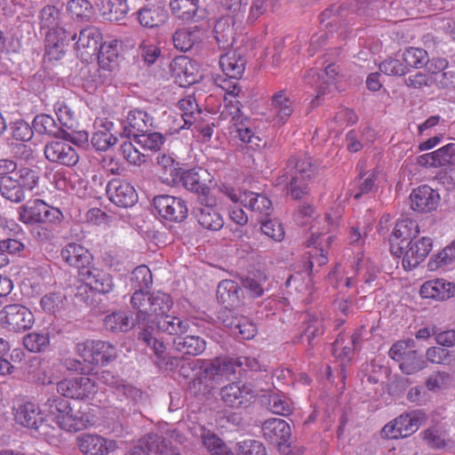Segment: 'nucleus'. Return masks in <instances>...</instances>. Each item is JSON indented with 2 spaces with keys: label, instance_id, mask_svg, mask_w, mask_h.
I'll use <instances>...</instances> for the list:
<instances>
[{
  "label": "nucleus",
  "instance_id": "obj_1",
  "mask_svg": "<svg viewBox=\"0 0 455 455\" xmlns=\"http://www.w3.org/2000/svg\"><path fill=\"white\" fill-rule=\"evenodd\" d=\"M61 17L60 10L53 5H46L40 12V28L48 30L45 51L53 60L60 59L69 40L75 41L77 37L76 34L71 35L63 28Z\"/></svg>",
  "mask_w": 455,
  "mask_h": 455
},
{
  "label": "nucleus",
  "instance_id": "obj_2",
  "mask_svg": "<svg viewBox=\"0 0 455 455\" xmlns=\"http://www.w3.org/2000/svg\"><path fill=\"white\" fill-rule=\"evenodd\" d=\"M317 172V165L305 154L291 156L283 173L276 179V184L290 188L291 196L299 199L307 192V182Z\"/></svg>",
  "mask_w": 455,
  "mask_h": 455
},
{
  "label": "nucleus",
  "instance_id": "obj_3",
  "mask_svg": "<svg viewBox=\"0 0 455 455\" xmlns=\"http://www.w3.org/2000/svg\"><path fill=\"white\" fill-rule=\"evenodd\" d=\"M39 175L28 167L20 168L13 176L0 177V195L13 204L26 199V193H32L38 187Z\"/></svg>",
  "mask_w": 455,
  "mask_h": 455
},
{
  "label": "nucleus",
  "instance_id": "obj_4",
  "mask_svg": "<svg viewBox=\"0 0 455 455\" xmlns=\"http://www.w3.org/2000/svg\"><path fill=\"white\" fill-rule=\"evenodd\" d=\"M131 305L136 315L138 323H150L151 293L137 290L131 298ZM140 340L149 347L157 357H162L165 352V345L159 340L151 326L147 327L140 333Z\"/></svg>",
  "mask_w": 455,
  "mask_h": 455
},
{
  "label": "nucleus",
  "instance_id": "obj_5",
  "mask_svg": "<svg viewBox=\"0 0 455 455\" xmlns=\"http://www.w3.org/2000/svg\"><path fill=\"white\" fill-rule=\"evenodd\" d=\"M16 423L36 430L46 439L56 437L57 431L42 416L40 408L32 402H18L12 406Z\"/></svg>",
  "mask_w": 455,
  "mask_h": 455
},
{
  "label": "nucleus",
  "instance_id": "obj_6",
  "mask_svg": "<svg viewBox=\"0 0 455 455\" xmlns=\"http://www.w3.org/2000/svg\"><path fill=\"white\" fill-rule=\"evenodd\" d=\"M46 405L56 425L67 432L80 431L85 428L90 421L87 415H80L78 411H75L64 398L48 399Z\"/></svg>",
  "mask_w": 455,
  "mask_h": 455
},
{
  "label": "nucleus",
  "instance_id": "obj_7",
  "mask_svg": "<svg viewBox=\"0 0 455 455\" xmlns=\"http://www.w3.org/2000/svg\"><path fill=\"white\" fill-rule=\"evenodd\" d=\"M17 212L19 220L26 225L56 223L63 218L58 208L50 206L41 199L28 201L18 208Z\"/></svg>",
  "mask_w": 455,
  "mask_h": 455
},
{
  "label": "nucleus",
  "instance_id": "obj_8",
  "mask_svg": "<svg viewBox=\"0 0 455 455\" xmlns=\"http://www.w3.org/2000/svg\"><path fill=\"white\" fill-rule=\"evenodd\" d=\"M76 354L89 364L105 365L114 361L117 356L116 346L108 341L100 339H86L76 346Z\"/></svg>",
  "mask_w": 455,
  "mask_h": 455
},
{
  "label": "nucleus",
  "instance_id": "obj_9",
  "mask_svg": "<svg viewBox=\"0 0 455 455\" xmlns=\"http://www.w3.org/2000/svg\"><path fill=\"white\" fill-rule=\"evenodd\" d=\"M34 323L33 313L23 305H6L0 311V325L9 331H25L31 329Z\"/></svg>",
  "mask_w": 455,
  "mask_h": 455
},
{
  "label": "nucleus",
  "instance_id": "obj_10",
  "mask_svg": "<svg viewBox=\"0 0 455 455\" xmlns=\"http://www.w3.org/2000/svg\"><path fill=\"white\" fill-rule=\"evenodd\" d=\"M236 363L231 358L217 357L206 363L197 373L194 384L197 381L204 385V389L212 388L214 383H219L223 378H228L235 372Z\"/></svg>",
  "mask_w": 455,
  "mask_h": 455
},
{
  "label": "nucleus",
  "instance_id": "obj_11",
  "mask_svg": "<svg viewBox=\"0 0 455 455\" xmlns=\"http://www.w3.org/2000/svg\"><path fill=\"white\" fill-rule=\"evenodd\" d=\"M45 158L54 164L65 166H75L79 161L76 149L65 140H54L44 146Z\"/></svg>",
  "mask_w": 455,
  "mask_h": 455
},
{
  "label": "nucleus",
  "instance_id": "obj_12",
  "mask_svg": "<svg viewBox=\"0 0 455 455\" xmlns=\"http://www.w3.org/2000/svg\"><path fill=\"white\" fill-rule=\"evenodd\" d=\"M153 203L158 214L167 220L180 222L188 216L187 204L180 197L159 195L154 197Z\"/></svg>",
  "mask_w": 455,
  "mask_h": 455
},
{
  "label": "nucleus",
  "instance_id": "obj_13",
  "mask_svg": "<svg viewBox=\"0 0 455 455\" xmlns=\"http://www.w3.org/2000/svg\"><path fill=\"white\" fill-rule=\"evenodd\" d=\"M178 185H181L186 189L196 193L200 204L212 205L215 203V196L212 193L209 187L201 181L199 173L195 169L183 170L181 168L173 186Z\"/></svg>",
  "mask_w": 455,
  "mask_h": 455
},
{
  "label": "nucleus",
  "instance_id": "obj_14",
  "mask_svg": "<svg viewBox=\"0 0 455 455\" xmlns=\"http://www.w3.org/2000/svg\"><path fill=\"white\" fill-rule=\"evenodd\" d=\"M339 67L335 64L328 65L323 74H319L315 69L307 71L305 78L308 84L315 86L316 96L313 103L318 104L321 97L331 93L335 89L336 77L339 75Z\"/></svg>",
  "mask_w": 455,
  "mask_h": 455
},
{
  "label": "nucleus",
  "instance_id": "obj_15",
  "mask_svg": "<svg viewBox=\"0 0 455 455\" xmlns=\"http://www.w3.org/2000/svg\"><path fill=\"white\" fill-rule=\"evenodd\" d=\"M221 400L231 408L246 407L255 397L254 390L249 384L233 382L220 390Z\"/></svg>",
  "mask_w": 455,
  "mask_h": 455
},
{
  "label": "nucleus",
  "instance_id": "obj_16",
  "mask_svg": "<svg viewBox=\"0 0 455 455\" xmlns=\"http://www.w3.org/2000/svg\"><path fill=\"white\" fill-rule=\"evenodd\" d=\"M324 222L326 223V227L323 228L322 233L316 234V232H313L311 238L307 242V247L311 248V250L308 251L309 263L311 267H313L315 264L321 267L328 262L325 247L330 244L332 237L328 236L323 241L322 235L331 230V227L334 226V221L331 220L330 215H326L324 218Z\"/></svg>",
  "mask_w": 455,
  "mask_h": 455
},
{
  "label": "nucleus",
  "instance_id": "obj_17",
  "mask_svg": "<svg viewBox=\"0 0 455 455\" xmlns=\"http://www.w3.org/2000/svg\"><path fill=\"white\" fill-rule=\"evenodd\" d=\"M262 433L267 440L279 447L280 451L288 455L285 451L289 448L286 443L291 437V431L285 420L277 418L265 420L262 424Z\"/></svg>",
  "mask_w": 455,
  "mask_h": 455
},
{
  "label": "nucleus",
  "instance_id": "obj_18",
  "mask_svg": "<svg viewBox=\"0 0 455 455\" xmlns=\"http://www.w3.org/2000/svg\"><path fill=\"white\" fill-rule=\"evenodd\" d=\"M431 249L432 239L427 236L408 242L402 260L404 269L417 267L427 257Z\"/></svg>",
  "mask_w": 455,
  "mask_h": 455
},
{
  "label": "nucleus",
  "instance_id": "obj_19",
  "mask_svg": "<svg viewBox=\"0 0 455 455\" xmlns=\"http://www.w3.org/2000/svg\"><path fill=\"white\" fill-rule=\"evenodd\" d=\"M59 365L48 360L34 357L28 367V376L38 385H51L60 378Z\"/></svg>",
  "mask_w": 455,
  "mask_h": 455
},
{
  "label": "nucleus",
  "instance_id": "obj_20",
  "mask_svg": "<svg viewBox=\"0 0 455 455\" xmlns=\"http://www.w3.org/2000/svg\"><path fill=\"white\" fill-rule=\"evenodd\" d=\"M109 200L119 207L128 208L137 202V193L128 182L120 179H112L106 188Z\"/></svg>",
  "mask_w": 455,
  "mask_h": 455
},
{
  "label": "nucleus",
  "instance_id": "obj_21",
  "mask_svg": "<svg viewBox=\"0 0 455 455\" xmlns=\"http://www.w3.org/2000/svg\"><path fill=\"white\" fill-rule=\"evenodd\" d=\"M60 257L67 265L77 268L79 275L81 271L87 269L93 260V256L90 251L76 243L66 244L60 251Z\"/></svg>",
  "mask_w": 455,
  "mask_h": 455
},
{
  "label": "nucleus",
  "instance_id": "obj_22",
  "mask_svg": "<svg viewBox=\"0 0 455 455\" xmlns=\"http://www.w3.org/2000/svg\"><path fill=\"white\" fill-rule=\"evenodd\" d=\"M178 108L180 111L179 115H175L173 121L177 122V127L171 129L172 134H177L182 129L188 128L192 125L201 114L199 106L193 95L179 100Z\"/></svg>",
  "mask_w": 455,
  "mask_h": 455
},
{
  "label": "nucleus",
  "instance_id": "obj_23",
  "mask_svg": "<svg viewBox=\"0 0 455 455\" xmlns=\"http://www.w3.org/2000/svg\"><path fill=\"white\" fill-rule=\"evenodd\" d=\"M169 6L172 13L184 22H197L205 14L200 0H170Z\"/></svg>",
  "mask_w": 455,
  "mask_h": 455
},
{
  "label": "nucleus",
  "instance_id": "obj_24",
  "mask_svg": "<svg viewBox=\"0 0 455 455\" xmlns=\"http://www.w3.org/2000/svg\"><path fill=\"white\" fill-rule=\"evenodd\" d=\"M78 446L80 451L87 455H105L117 449L116 441L90 434L78 437Z\"/></svg>",
  "mask_w": 455,
  "mask_h": 455
},
{
  "label": "nucleus",
  "instance_id": "obj_25",
  "mask_svg": "<svg viewBox=\"0 0 455 455\" xmlns=\"http://www.w3.org/2000/svg\"><path fill=\"white\" fill-rule=\"evenodd\" d=\"M79 276L86 286L100 293H109L114 289L111 275L98 267L90 266L87 269L82 270Z\"/></svg>",
  "mask_w": 455,
  "mask_h": 455
},
{
  "label": "nucleus",
  "instance_id": "obj_26",
  "mask_svg": "<svg viewBox=\"0 0 455 455\" xmlns=\"http://www.w3.org/2000/svg\"><path fill=\"white\" fill-rule=\"evenodd\" d=\"M153 117L147 112L132 109L126 116L123 134L126 137L134 136L136 138L141 132H148V129L153 126Z\"/></svg>",
  "mask_w": 455,
  "mask_h": 455
},
{
  "label": "nucleus",
  "instance_id": "obj_27",
  "mask_svg": "<svg viewBox=\"0 0 455 455\" xmlns=\"http://www.w3.org/2000/svg\"><path fill=\"white\" fill-rule=\"evenodd\" d=\"M410 198L411 209L420 212L435 210L440 199L439 195L428 186H422L414 189Z\"/></svg>",
  "mask_w": 455,
  "mask_h": 455
},
{
  "label": "nucleus",
  "instance_id": "obj_28",
  "mask_svg": "<svg viewBox=\"0 0 455 455\" xmlns=\"http://www.w3.org/2000/svg\"><path fill=\"white\" fill-rule=\"evenodd\" d=\"M203 207L197 208L195 212L198 224L206 230L218 231L224 226V220L221 214L214 208L217 205V198L212 205L201 204Z\"/></svg>",
  "mask_w": 455,
  "mask_h": 455
},
{
  "label": "nucleus",
  "instance_id": "obj_29",
  "mask_svg": "<svg viewBox=\"0 0 455 455\" xmlns=\"http://www.w3.org/2000/svg\"><path fill=\"white\" fill-rule=\"evenodd\" d=\"M171 68L180 86L196 84L200 77L196 72V68L194 63L187 57L174 59Z\"/></svg>",
  "mask_w": 455,
  "mask_h": 455
},
{
  "label": "nucleus",
  "instance_id": "obj_30",
  "mask_svg": "<svg viewBox=\"0 0 455 455\" xmlns=\"http://www.w3.org/2000/svg\"><path fill=\"white\" fill-rule=\"evenodd\" d=\"M270 110L276 124H283L287 122L293 113L294 108L292 100L285 91L281 90L272 96Z\"/></svg>",
  "mask_w": 455,
  "mask_h": 455
},
{
  "label": "nucleus",
  "instance_id": "obj_31",
  "mask_svg": "<svg viewBox=\"0 0 455 455\" xmlns=\"http://www.w3.org/2000/svg\"><path fill=\"white\" fill-rule=\"evenodd\" d=\"M419 234V227L418 223L411 219H403L396 222L395 227L393 229L390 241L392 243V247L394 243H397L399 247L398 250L402 252L403 246L400 245L398 241H401L402 243L407 241H412L416 239Z\"/></svg>",
  "mask_w": 455,
  "mask_h": 455
},
{
  "label": "nucleus",
  "instance_id": "obj_32",
  "mask_svg": "<svg viewBox=\"0 0 455 455\" xmlns=\"http://www.w3.org/2000/svg\"><path fill=\"white\" fill-rule=\"evenodd\" d=\"M156 167L160 172L162 181L167 185H174L180 172V164L172 154H161L156 157Z\"/></svg>",
  "mask_w": 455,
  "mask_h": 455
},
{
  "label": "nucleus",
  "instance_id": "obj_33",
  "mask_svg": "<svg viewBox=\"0 0 455 455\" xmlns=\"http://www.w3.org/2000/svg\"><path fill=\"white\" fill-rule=\"evenodd\" d=\"M243 290L233 280H222L217 288L218 300L228 307H237L241 303Z\"/></svg>",
  "mask_w": 455,
  "mask_h": 455
},
{
  "label": "nucleus",
  "instance_id": "obj_34",
  "mask_svg": "<svg viewBox=\"0 0 455 455\" xmlns=\"http://www.w3.org/2000/svg\"><path fill=\"white\" fill-rule=\"evenodd\" d=\"M220 66L229 78H240L245 69V60L241 53L228 52L220 57Z\"/></svg>",
  "mask_w": 455,
  "mask_h": 455
},
{
  "label": "nucleus",
  "instance_id": "obj_35",
  "mask_svg": "<svg viewBox=\"0 0 455 455\" xmlns=\"http://www.w3.org/2000/svg\"><path fill=\"white\" fill-rule=\"evenodd\" d=\"M202 38V29L197 26L177 29L172 36L173 45L180 52L190 50Z\"/></svg>",
  "mask_w": 455,
  "mask_h": 455
},
{
  "label": "nucleus",
  "instance_id": "obj_36",
  "mask_svg": "<svg viewBox=\"0 0 455 455\" xmlns=\"http://www.w3.org/2000/svg\"><path fill=\"white\" fill-rule=\"evenodd\" d=\"M234 21L230 17H222L214 26L213 35L216 43L222 50L232 46L235 42Z\"/></svg>",
  "mask_w": 455,
  "mask_h": 455
},
{
  "label": "nucleus",
  "instance_id": "obj_37",
  "mask_svg": "<svg viewBox=\"0 0 455 455\" xmlns=\"http://www.w3.org/2000/svg\"><path fill=\"white\" fill-rule=\"evenodd\" d=\"M242 204L261 217L268 216L272 211L271 201L266 196L254 192H243Z\"/></svg>",
  "mask_w": 455,
  "mask_h": 455
},
{
  "label": "nucleus",
  "instance_id": "obj_38",
  "mask_svg": "<svg viewBox=\"0 0 455 455\" xmlns=\"http://www.w3.org/2000/svg\"><path fill=\"white\" fill-rule=\"evenodd\" d=\"M248 123L247 118L240 123L230 125V133L243 144L248 145L250 148L257 149L260 148L261 140L259 136L255 135L252 130L248 126Z\"/></svg>",
  "mask_w": 455,
  "mask_h": 455
},
{
  "label": "nucleus",
  "instance_id": "obj_39",
  "mask_svg": "<svg viewBox=\"0 0 455 455\" xmlns=\"http://www.w3.org/2000/svg\"><path fill=\"white\" fill-rule=\"evenodd\" d=\"M137 13L140 24L149 28L160 26L167 18L166 12L156 5L142 7Z\"/></svg>",
  "mask_w": 455,
  "mask_h": 455
},
{
  "label": "nucleus",
  "instance_id": "obj_40",
  "mask_svg": "<svg viewBox=\"0 0 455 455\" xmlns=\"http://www.w3.org/2000/svg\"><path fill=\"white\" fill-rule=\"evenodd\" d=\"M426 419V415L420 411H412L411 413L403 414L395 419L396 426L399 427L398 435L402 438L407 437L415 433L423 421Z\"/></svg>",
  "mask_w": 455,
  "mask_h": 455
},
{
  "label": "nucleus",
  "instance_id": "obj_41",
  "mask_svg": "<svg viewBox=\"0 0 455 455\" xmlns=\"http://www.w3.org/2000/svg\"><path fill=\"white\" fill-rule=\"evenodd\" d=\"M205 341L199 336L188 335L186 337H178L173 341L176 350L182 354L197 355L205 349Z\"/></svg>",
  "mask_w": 455,
  "mask_h": 455
},
{
  "label": "nucleus",
  "instance_id": "obj_42",
  "mask_svg": "<svg viewBox=\"0 0 455 455\" xmlns=\"http://www.w3.org/2000/svg\"><path fill=\"white\" fill-rule=\"evenodd\" d=\"M156 325L158 331L179 337L186 333L189 329L188 321L182 320L177 316H171L167 314L157 320Z\"/></svg>",
  "mask_w": 455,
  "mask_h": 455
},
{
  "label": "nucleus",
  "instance_id": "obj_43",
  "mask_svg": "<svg viewBox=\"0 0 455 455\" xmlns=\"http://www.w3.org/2000/svg\"><path fill=\"white\" fill-rule=\"evenodd\" d=\"M172 304L169 294L161 291L152 292L150 323H155L158 317L164 316L172 308Z\"/></svg>",
  "mask_w": 455,
  "mask_h": 455
},
{
  "label": "nucleus",
  "instance_id": "obj_44",
  "mask_svg": "<svg viewBox=\"0 0 455 455\" xmlns=\"http://www.w3.org/2000/svg\"><path fill=\"white\" fill-rule=\"evenodd\" d=\"M118 56L116 42L105 43L100 46L99 52V66L102 69L112 71L117 66Z\"/></svg>",
  "mask_w": 455,
  "mask_h": 455
},
{
  "label": "nucleus",
  "instance_id": "obj_45",
  "mask_svg": "<svg viewBox=\"0 0 455 455\" xmlns=\"http://www.w3.org/2000/svg\"><path fill=\"white\" fill-rule=\"evenodd\" d=\"M100 40V31L94 27H87L80 30L76 46L77 50H90L94 52L98 50Z\"/></svg>",
  "mask_w": 455,
  "mask_h": 455
},
{
  "label": "nucleus",
  "instance_id": "obj_46",
  "mask_svg": "<svg viewBox=\"0 0 455 455\" xmlns=\"http://www.w3.org/2000/svg\"><path fill=\"white\" fill-rule=\"evenodd\" d=\"M101 126L102 130H98L92 134V144L97 150L105 151L115 145L117 139L110 132L113 127L112 122H105Z\"/></svg>",
  "mask_w": 455,
  "mask_h": 455
},
{
  "label": "nucleus",
  "instance_id": "obj_47",
  "mask_svg": "<svg viewBox=\"0 0 455 455\" xmlns=\"http://www.w3.org/2000/svg\"><path fill=\"white\" fill-rule=\"evenodd\" d=\"M22 344L31 353H41L50 345L48 333L32 331L23 336Z\"/></svg>",
  "mask_w": 455,
  "mask_h": 455
},
{
  "label": "nucleus",
  "instance_id": "obj_48",
  "mask_svg": "<svg viewBox=\"0 0 455 455\" xmlns=\"http://www.w3.org/2000/svg\"><path fill=\"white\" fill-rule=\"evenodd\" d=\"M103 323L106 330L113 332L127 331L132 326L129 315L121 311L106 315Z\"/></svg>",
  "mask_w": 455,
  "mask_h": 455
},
{
  "label": "nucleus",
  "instance_id": "obj_49",
  "mask_svg": "<svg viewBox=\"0 0 455 455\" xmlns=\"http://www.w3.org/2000/svg\"><path fill=\"white\" fill-rule=\"evenodd\" d=\"M224 108L220 113L223 119L229 120L230 125L240 123L247 117L241 111V103L237 98H228L224 96Z\"/></svg>",
  "mask_w": 455,
  "mask_h": 455
},
{
  "label": "nucleus",
  "instance_id": "obj_50",
  "mask_svg": "<svg viewBox=\"0 0 455 455\" xmlns=\"http://www.w3.org/2000/svg\"><path fill=\"white\" fill-rule=\"evenodd\" d=\"M403 62L408 72L411 68H420L427 62V52L421 48L410 47L403 53Z\"/></svg>",
  "mask_w": 455,
  "mask_h": 455
},
{
  "label": "nucleus",
  "instance_id": "obj_51",
  "mask_svg": "<svg viewBox=\"0 0 455 455\" xmlns=\"http://www.w3.org/2000/svg\"><path fill=\"white\" fill-rule=\"evenodd\" d=\"M33 129L39 134L57 135L60 131V125L50 115H37L33 120Z\"/></svg>",
  "mask_w": 455,
  "mask_h": 455
},
{
  "label": "nucleus",
  "instance_id": "obj_52",
  "mask_svg": "<svg viewBox=\"0 0 455 455\" xmlns=\"http://www.w3.org/2000/svg\"><path fill=\"white\" fill-rule=\"evenodd\" d=\"M378 173L372 172L365 177H360L355 184L354 188L351 190V195L355 199L361 198L363 195L374 192L377 189L376 180Z\"/></svg>",
  "mask_w": 455,
  "mask_h": 455
},
{
  "label": "nucleus",
  "instance_id": "obj_53",
  "mask_svg": "<svg viewBox=\"0 0 455 455\" xmlns=\"http://www.w3.org/2000/svg\"><path fill=\"white\" fill-rule=\"evenodd\" d=\"M76 399L86 400L92 398L98 392L99 387L95 378L87 376L76 377Z\"/></svg>",
  "mask_w": 455,
  "mask_h": 455
},
{
  "label": "nucleus",
  "instance_id": "obj_54",
  "mask_svg": "<svg viewBox=\"0 0 455 455\" xmlns=\"http://www.w3.org/2000/svg\"><path fill=\"white\" fill-rule=\"evenodd\" d=\"M304 325L302 337H306L308 345L312 346L313 339L323 332L322 320L315 315L307 314L304 319Z\"/></svg>",
  "mask_w": 455,
  "mask_h": 455
},
{
  "label": "nucleus",
  "instance_id": "obj_55",
  "mask_svg": "<svg viewBox=\"0 0 455 455\" xmlns=\"http://www.w3.org/2000/svg\"><path fill=\"white\" fill-rule=\"evenodd\" d=\"M400 369L405 374H412L425 368L426 363L422 356L411 349L399 363Z\"/></svg>",
  "mask_w": 455,
  "mask_h": 455
},
{
  "label": "nucleus",
  "instance_id": "obj_56",
  "mask_svg": "<svg viewBox=\"0 0 455 455\" xmlns=\"http://www.w3.org/2000/svg\"><path fill=\"white\" fill-rule=\"evenodd\" d=\"M423 437L431 448H445L451 443V441L446 436V433L437 427H429L424 431Z\"/></svg>",
  "mask_w": 455,
  "mask_h": 455
},
{
  "label": "nucleus",
  "instance_id": "obj_57",
  "mask_svg": "<svg viewBox=\"0 0 455 455\" xmlns=\"http://www.w3.org/2000/svg\"><path fill=\"white\" fill-rule=\"evenodd\" d=\"M137 141L145 149L157 151L161 148L165 141L164 136L161 132H141L136 137Z\"/></svg>",
  "mask_w": 455,
  "mask_h": 455
},
{
  "label": "nucleus",
  "instance_id": "obj_58",
  "mask_svg": "<svg viewBox=\"0 0 455 455\" xmlns=\"http://www.w3.org/2000/svg\"><path fill=\"white\" fill-rule=\"evenodd\" d=\"M67 11L73 18L88 20L92 16V6L87 0H69Z\"/></svg>",
  "mask_w": 455,
  "mask_h": 455
},
{
  "label": "nucleus",
  "instance_id": "obj_59",
  "mask_svg": "<svg viewBox=\"0 0 455 455\" xmlns=\"http://www.w3.org/2000/svg\"><path fill=\"white\" fill-rule=\"evenodd\" d=\"M201 437L204 447L212 454L220 455L225 451V444L215 434L202 428Z\"/></svg>",
  "mask_w": 455,
  "mask_h": 455
},
{
  "label": "nucleus",
  "instance_id": "obj_60",
  "mask_svg": "<svg viewBox=\"0 0 455 455\" xmlns=\"http://www.w3.org/2000/svg\"><path fill=\"white\" fill-rule=\"evenodd\" d=\"M237 455H267L262 443L253 439H246L236 443Z\"/></svg>",
  "mask_w": 455,
  "mask_h": 455
},
{
  "label": "nucleus",
  "instance_id": "obj_61",
  "mask_svg": "<svg viewBox=\"0 0 455 455\" xmlns=\"http://www.w3.org/2000/svg\"><path fill=\"white\" fill-rule=\"evenodd\" d=\"M455 261V240L448 246L443 248L435 258L429 262L432 269L444 267Z\"/></svg>",
  "mask_w": 455,
  "mask_h": 455
},
{
  "label": "nucleus",
  "instance_id": "obj_62",
  "mask_svg": "<svg viewBox=\"0 0 455 455\" xmlns=\"http://www.w3.org/2000/svg\"><path fill=\"white\" fill-rule=\"evenodd\" d=\"M131 281L139 290L148 288L153 282L150 269L145 265L137 267L132 273Z\"/></svg>",
  "mask_w": 455,
  "mask_h": 455
},
{
  "label": "nucleus",
  "instance_id": "obj_63",
  "mask_svg": "<svg viewBox=\"0 0 455 455\" xmlns=\"http://www.w3.org/2000/svg\"><path fill=\"white\" fill-rule=\"evenodd\" d=\"M256 325L248 318L240 316V322L237 323L231 334L237 339H251L256 335Z\"/></svg>",
  "mask_w": 455,
  "mask_h": 455
},
{
  "label": "nucleus",
  "instance_id": "obj_64",
  "mask_svg": "<svg viewBox=\"0 0 455 455\" xmlns=\"http://www.w3.org/2000/svg\"><path fill=\"white\" fill-rule=\"evenodd\" d=\"M434 152L437 167L455 165V143L447 144Z\"/></svg>",
  "mask_w": 455,
  "mask_h": 455
}]
</instances>
